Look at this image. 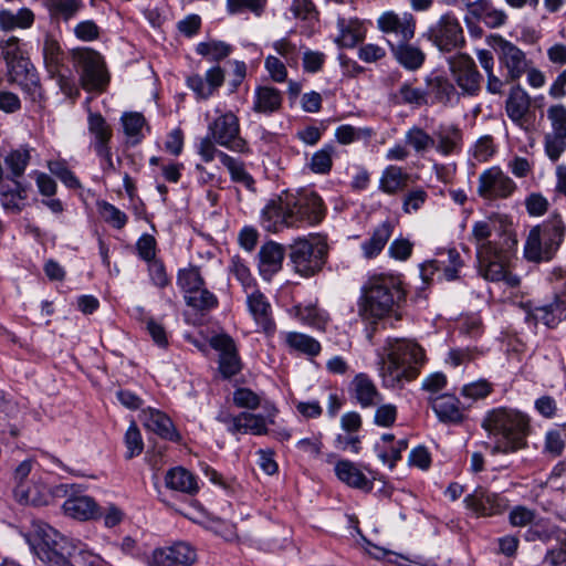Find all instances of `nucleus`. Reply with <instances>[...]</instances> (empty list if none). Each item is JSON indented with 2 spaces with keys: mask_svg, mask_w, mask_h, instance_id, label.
I'll return each instance as SVG.
<instances>
[{
  "mask_svg": "<svg viewBox=\"0 0 566 566\" xmlns=\"http://www.w3.org/2000/svg\"><path fill=\"white\" fill-rule=\"evenodd\" d=\"M566 234V226L559 214H554L533 227L524 244V258L530 262L551 261Z\"/></svg>",
  "mask_w": 566,
  "mask_h": 566,
  "instance_id": "nucleus-6",
  "label": "nucleus"
},
{
  "mask_svg": "<svg viewBox=\"0 0 566 566\" xmlns=\"http://www.w3.org/2000/svg\"><path fill=\"white\" fill-rule=\"evenodd\" d=\"M452 82L461 97H475L482 90L483 76L468 53H457L447 60Z\"/></svg>",
  "mask_w": 566,
  "mask_h": 566,
  "instance_id": "nucleus-12",
  "label": "nucleus"
},
{
  "mask_svg": "<svg viewBox=\"0 0 566 566\" xmlns=\"http://www.w3.org/2000/svg\"><path fill=\"white\" fill-rule=\"evenodd\" d=\"M50 14L64 21L73 19L83 8L82 0H45Z\"/></svg>",
  "mask_w": 566,
  "mask_h": 566,
  "instance_id": "nucleus-52",
  "label": "nucleus"
},
{
  "mask_svg": "<svg viewBox=\"0 0 566 566\" xmlns=\"http://www.w3.org/2000/svg\"><path fill=\"white\" fill-rule=\"evenodd\" d=\"M245 293L247 307L259 328L258 331L263 332L268 337H272L276 332V323L269 298L255 287L251 292L248 291Z\"/></svg>",
  "mask_w": 566,
  "mask_h": 566,
  "instance_id": "nucleus-19",
  "label": "nucleus"
},
{
  "mask_svg": "<svg viewBox=\"0 0 566 566\" xmlns=\"http://www.w3.org/2000/svg\"><path fill=\"white\" fill-rule=\"evenodd\" d=\"M410 175L400 166L389 165L380 175L378 190L387 196H397L407 190Z\"/></svg>",
  "mask_w": 566,
  "mask_h": 566,
  "instance_id": "nucleus-36",
  "label": "nucleus"
},
{
  "mask_svg": "<svg viewBox=\"0 0 566 566\" xmlns=\"http://www.w3.org/2000/svg\"><path fill=\"white\" fill-rule=\"evenodd\" d=\"M217 158L228 169L233 182L242 185L248 190L255 191V180L245 169L243 161L230 156L229 154H219Z\"/></svg>",
  "mask_w": 566,
  "mask_h": 566,
  "instance_id": "nucleus-46",
  "label": "nucleus"
},
{
  "mask_svg": "<svg viewBox=\"0 0 566 566\" xmlns=\"http://www.w3.org/2000/svg\"><path fill=\"white\" fill-rule=\"evenodd\" d=\"M282 339L290 353H297L308 358L318 356L322 352L321 343L311 335L300 332H284Z\"/></svg>",
  "mask_w": 566,
  "mask_h": 566,
  "instance_id": "nucleus-38",
  "label": "nucleus"
},
{
  "mask_svg": "<svg viewBox=\"0 0 566 566\" xmlns=\"http://www.w3.org/2000/svg\"><path fill=\"white\" fill-rule=\"evenodd\" d=\"M374 130L371 128H356L352 125H340L335 130V138L342 145H348L363 137H371Z\"/></svg>",
  "mask_w": 566,
  "mask_h": 566,
  "instance_id": "nucleus-62",
  "label": "nucleus"
},
{
  "mask_svg": "<svg viewBox=\"0 0 566 566\" xmlns=\"http://www.w3.org/2000/svg\"><path fill=\"white\" fill-rule=\"evenodd\" d=\"M33 541L29 543L39 558L49 566H75L71 562L76 545L46 523L33 524Z\"/></svg>",
  "mask_w": 566,
  "mask_h": 566,
  "instance_id": "nucleus-7",
  "label": "nucleus"
},
{
  "mask_svg": "<svg viewBox=\"0 0 566 566\" xmlns=\"http://www.w3.org/2000/svg\"><path fill=\"white\" fill-rule=\"evenodd\" d=\"M229 272L241 283L244 292L255 287V280L252 276L247 262L239 255L231 258Z\"/></svg>",
  "mask_w": 566,
  "mask_h": 566,
  "instance_id": "nucleus-59",
  "label": "nucleus"
},
{
  "mask_svg": "<svg viewBox=\"0 0 566 566\" xmlns=\"http://www.w3.org/2000/svg\"><path fill=\"white\" fill-rule=\"evenodd\" d=\"M7 80L10 84H17L33 102L43 99L40 76L30 59L8 66Z\"/></svg>",
  "mask_w": 566,
  "mask_h": 566,
  "instance_id": "nucleus-18",
  "label": "nucleus"
},
{
  "mask_svg": "<svg viewBox=\"0 0 566 566\" xmlns=\"http://www.w3.org/2000/svg\"><path fill=\"white\" fill-rule=\"evenodd\" d=\"M335 474L339 481L349 488L370 492L374 483L369 480L358 465L349 460H339L335 464Z\"/></svg>",
  "mask_w": 566,
  "mask_h": 566,
  "instance_id": "nucleus-34",
  "label": "nucleus"
},
{
  "mask_svg": "<svg viewBox=\"0 0 566 566\" xmlns=\"http://www.w3.org/2000/svg\"><path fill=\"white\" fill-rule=\"evenodd\" d=\"M139 420L143 426L163 439L177 442L180 440V434L176 430L171 419L161 410L156 408H145L139 415Z\"/></svg>",
  "mask_w": 566,
  "mask_h": 566,
  "instance_id": "nucleus-26",
  "label": "nucleus"
},
{
  "mask_svg": "<svg viewBox=\"0 0 566 566\" xmlns=\"http://www.w3.org/2000/svg\"><path fill=\"white\" fill-rule=\"evenodd\" d=\"M530 106L531 97L523 88L518 86L511 90L505 103V112L513 123L521 126Z\"/></svg>",
  "mask_w": 566,
  "mask_h": 566,
  "instance_id": "nucleus-44",
  "label": "nucleus"
},
{
  "mask_svg": "<svg viewBox=\"0 0 566 566\" xmlns=\"http://www.w3.org/2000/svg\"><path fill=\"white\" fill-rule=\"evenodd\" d=\"M188 306L198 312H209L216 308L219 304L218 297L210 292L206 285L198 289V292H192L184 296Z\"/></svg>",
  "mask_w": 566,
  "mask_h": 566,
  "instance_id": "nucleus-51",
  "label": "nucleus"
},
{
  "mask_svg": "<svg viewBox=\"0 0 566 566\" xmlns=\"http://www.w3.org/2000/svg\"><path fill=\"white\" fill-rule=\"evenodd\" d=\"M491 40V45L497 54L499 62L506 70V82L520 80L531 64L525 52L502 35H492Z\"/></svg>",
  "mask_w": 566,
  "mask_h": 566,
  "instance_id": "nucleus-16",
  "label": "nucleus"
},
{
  "mask_svg": "<svg viewBox=\"0 0 566 566\" xmlns=\"http://www.w3.org/2000/svg\"><path fill=\"white\" fill-rule=\"evenodd\" d=\"M465 506L478 516L501 514L507 507V500L500 494L478 488L464 499Z\"/></svg>",
  "mask_w": 566,
  "mask_h": 566,
  "instance_id": "nucleus-21",
  "label": "nucleus"
},
{
  "mask_svg": "<svg viewBox=\"0 0 566 566\" xmlns=\"http://www.w3.org/2000/svg\"><path fill=\"white\" fill-rule=\"evenodd\" d=\"M87 130L90 134V147L93 150L111 146L113 128L101 113L88 111Z\"/></svg>",
  "mask_w": 566,
  "mask_h": 566,
  "instance_id": "nucleus-37",
  "label": "nucleus"
},
{
  "mask_svg": "<svg viewBox=\"0 0 566 566\" xmlns=\"http://www.w3.org/2000/svg\"><path fill=\"white\" fill-rule=\"evenodd\" d=\"M494 391V385L485 378L471 381L462 386L460 395L471 401L488 398Z\"/></svg>",
  "mask_w": 566,
  "mask_h": 566,
  "instance_id": "nucleus-55",
  "label": "nucleus"
},
{
  "mask_svg": "<svg viewBox=\"0 0 566 566\" xmlns=\"http://www.w3.org/2000/svg\"><path fill=\"white\" fill-rule=\"evenodd\" d=\"M522 308L525 312V323L534 329L537 328L539 323L549 329H554L566 319V301L559 296H555L552 302L538 306H533L530 302L523 303Z\"/></svg>",
  "mask_w": 566,
  "mask_h": 566,
  "instance_id": "nucleus-17",
  "label": "nucleus"
},
{
  "mask_svg": "<svg viewBox=\"0 0 566 566\" xmlns=\"http://www.w3.org/2000/svg\"><path fill=\"white\" fill-rule=\"evenodd\" d=\"M516 190V182L499 166H492L479 176L476 192L484 200L507 199Z\"/></svg>",
  "mask_w": 566,
  "mask_h": 566,
  "instance_id": "nucleus-15",
  "label": "nucleus"
},
{
  "mask_svg": "<svg viewBox=\"0 0 566 566\" xmlns=\"http://www.w3.org/2000/svg\"><path fill=\"white\" fill-rule=\"evenodd\" d=\"M285 249L275 241L263 243L258 252V270L264 281H271L283 266Z\"/></svg>",
  "mask_w": 566,
  "mask_h": 566,
  "instance_id": "nucleus-25",
  "label": "nucleus"
},
{
  "mask_svg": "<svg viewBox=\"0 0 566 566\" xmlns=\"http://www.w3.org/2000/svg\"><path fill=\"white\" fill-rule=\"evenodd\" d=\"M268 0H227V10L230 14H238L243 11H250L256 17H261L265 11Z\"/></svg>",
  "mask_w": 566,
  "mask_h": 566,
  "instance_id": "nucleus-61",
  "label": "nucleus"
},
{
  "mask_svg": "<svg viewBox=\"0 0 566 566\" xmlns=\"http://www.w3.org/2000/svg\"><path fill=\"white\" fill-rule=\"evenodd\" d=\"M211 346L219 352V370L223 378L229 379L242 369L241 359L234 340L223 334L211 339Z\"/></svg>",
  "mask_w": 566,
  "mask_h": 566,
  "instance_id": "nucleus-23",
  "label": "nucleus"
},
{
  "mask_svg": "<svg viewBox=\"0 0 566 566\" xmlns=\"http://www.w3.org/2000/svg\"><path fill=\"white\" fill-rule=\"evenodd\" d=\"M30 185L22 182L20 178L4 179L0 185V203L11 213H20L25 207Z\"/></svg>",
  "mask_w": 566,
  "mask_h": 566,
  "instance_id": "nucleus-27",
  "label": "nucleus"
},
{
  "mask_svg": "<svg viewBox=\"0 0 566 566\" xmlns=\"http://www.w3.org/2000/svg\"><path fill=\"white\" fill-rule=\"evenodd\" d=\"M394 231L391 221L386 220L378 224L370 237L361 243V251L365 259L370 260L380 254L386 247Z\"/></svg>",
  "mask_w": 566,
  "mask_h": 566,
  "instance_id": "nucleus-41",
  "label": "nucleus"
},
{
  "mask_svg": "<svg viewBox=\"0 0 566 566\" xmlns=\"http://www.w3.org/2000/svg\"><path fill=\"white\" fill-rule=\"evenodd\" d=\"M478 273L484 280L503 283L510 289L518 287L521 277L512 271V254L495 242H483L476 248Z\"/></svg>",
  "mask_w": 566,
  "mask_h": 566,
  "instance_id": "nucleus-8",
  "label": "nucleus"
},
{
  "mask_svg": "<svg viewBox=\"0 0 566 566\" xmlns=\"http://www.w3.org/2000/svg\"><path fill=\"white\" fill-rule=\"evenodd\" d=\"M42 55L46 71L51 76L57 75L64 64L65 54L59 41L50 34L43 40Z\"/></svg>",
  "mask_w": 566,
  "mask_h": 566,
  "instance_id": "nucleus-45",
  "label": "nucleus"
},
{
  "mask_svg": "<svg viewBox=\"0 0 566 566\" xmlns=\"http://www.w3.org/2000/svg\"><path fill=\"white\" fill-rule=\"evenodd\" d=\"M165 485L171 491L193 496L199 492L198 478L184 467L169 469L165 474Z\"/></svg>",
  "mask_w": 566,
  "mask_h": 566,
  "instance_id": "nucleus-33",
  "label": "nucleus"
},
{
  "mask_svg": "<svg viewBox=\"0 0 566 566\" xmlns=\"http://www.w3.org/2000/svg\"><path fill=\"white\" fill-rule=\"evenodd\" d=\"M34 22V14L28 8L20 9L17 13L10 10H0V29L4 32L17 28L27 29Z\"/></svg>",
  "mask_w": 566,
  "mask_h": 566,
  "instance_id": "nucleus-48",
  "label": "nucleus"
},
{
  "mask_svg": "<svg viewBox=\"0 0 566 566\" xmlns=\"http://www.w3.org/2000/svg\"><path fill=\"white\" fill-rule=\"evenodd\" d=\"M547 118L552 126L549 134L566 138V107L563 104L549 106L547 109Z\"/></svg>",
  "mask_w": 566,
  "mask_h": 566,
  "instance_id": "nucleus-63",
  "label": "nucleus"
},
{
  "mask_svg": "<svg viewBox=\"0 0 566 566\" xmlns=\"http://www.w3.org/2000/svg\"><path fill=\"white\" fill-rule=\"evenodd\" d=\"M231 51L232 48L230 44L217 40L200 42L196 46V52L199 55L208 57L210 61L214 62L226 59Z\"/></svg>",
  "mask_w": 566,
  "mask_h": 566,
  "instance_id": "nucleus-56",
  "label": "nucleus"
},
{
  "mask_svg": "<svg viewBox=\"0 0 566 566\" xmlns=\"http://www.w3.org/2000/svg\"><path fill=\"white\" fill-rule=\"evenodd\" d=\"M566 150V138L547 133L544 136V153L552 163H557Z\"/></svg>",
  "mask_w": 566,
  "mask_h": 566,
  "instance_id": "nucleus-64",
  "label": "nucleus"
},
{
  "mask_svg": "<svg viewBox=\"0 0 566 566\" xmlns=\"http://www.w3.org/2000/svg\"><path fill=\"white\" fill-rule=\"evenodd\" d=\"M434 148L442 156L459 155L463 148V133L458 125H441L436 132Z\"/></svg>",
  "mask_w": 566,
  "mask_h": 566,
  "instance_id": "nucleus-32",
  "label": "nucleus"
},
{
  "mask_svg": "<svg viewBox=\"0 0 566 566\" xmlns=\"http://www.w3.org/2000/svg\"><path fill=\"white\" fill-rule=\"evenodd\" d=\"M417 20L410 12L385 11L377 19V29L382 33L389 49L410 42L416 34Z\"/></svg>",
  "mask_w": 566,
  "mask_h": 566,
  "instance_id": "nucleus-13",
  "label": "nucleus"
},
{
  "mask_svg": "<svg viewBox=\"0 0 566 566\" xmlns=\"http://www.w3.org/2000/svg\"><path fill=\"white\" fill-rule=\"evenodd\" d=\"M217 116L208 123L207 135L196 145L197 154L203 163H211L219 154H226L217 146L239 153L250 154L251 149L245 138L241 136L239 117L232 112L216 109Z\"/></svg>",
  "mask_w": 566,
  "mask_h": 566,
  "instance_id": "nucleus-5",
  "label": "nucleus"
},
{
  "mask_svg": "<svg viewBox=\"0 0 566 566\" xmlns=\"http://www.w3.org/2000/svg\"><path fill=\"white\" fill-rule=\"evenodd\" d=\"M63 512L78 521L95 520L102 516L99 506L96 501L85 494L71 493L62 505Z\"/></svg>",
  "mask_w": 566,
  "mask_h": 566,
  "instance_id": "nucleus-30",
  "label": "nucleus"
},
{
  "mask_svg": "<svg viewBox=\"0 0 566 566\" xmlns=\"http://www.w3.org/2000/svg\"><path fill=\"white\" fill-rule=\"evenodd\" d=\"M423 38L442 53L460 51L467 45L463 28L452 12L442 14L428 28Z\"/></svg>",
  "mask_w": 566,
  "mask_h": 566,
  "instance_id": "nucleus-11",
  "label": "nucleus"
},
{
  "mask_svg": "<svg viewBox=\"0 0 566 566\" xmlns=\"http://www.w3.org/2000/svg\"><path fill=\"white\" fill-rule=\"evenodd\" d=\"M224 83V71L219 66L209 69L205 76L192 74L187 77L186 84L193 92L198 101H207L213 96Z\"/></svg>",
  "mask_w": 566,
  "mask_h": 566,
  "instance_id": "nucleus-24",
  "label": "nucleus"
},
{
  "mask_svg": "<svg viewBox=\"0 0 566 566\" xmlns=\"http://www.w3.org/2000/svg\"><path fill=\"white\" fill-rule=\"evenodd\" d=\"M406 301V290L399 276L394 274L371 275L360 289L357 301L358 316L368 325L396 314Z\"/></svg>",
  "mask_w": 566,
  "mask_h": 566,
  "instance_id": "nucleus-3",
  "label": "nucleus"
},
{
  "mask_svg": "<svg viewBox=\"0 0 566 566\" xmlns=\"http://www.w3.org/2000/svg\"><path fill=\"white\" fill-rule=\"evenodd\" d=\"M429 199V193L423 187L408 189L401 200V209L407 214H412L422 209Z\"/></svg>",
  "mask_w": 566,
  "mask_h": 566,
  "instance_id": "nucleus-54",
  "label": "nucleus"
},
{
  "mask_svg": "<svg viewBox=\"0 0 566 566\" xmlns=\"http://www.w3.org/2000/svg\"><path fill=\"white\" fill-rule=\"evenodd\" d=\"M390 52L395 60L408 71L419 70L426 61V53L410 42L398 44L391 48Z\"/></svg>",
  "mask_w": 566,
  "mask_h": 566,
  "instance_id": "nucleus-43",
  "label": "nucleus"
},
{
  "mask_svg": "<svg viewBox=\"0 0 566 566\" xmlns=\"http://www.w3.org/2000/svg\"><path fill=\"white\" fill-rule=\"evenodd\" d=\"M481 428L496 439L494 444L483 442L492 455L510 454L527 448L531 434V418L527 413L511 407L488 410L481 420Z\"/></svg>",
  "mask_w": 566,
  "mask_h": 566,
  "instance_id": "nucleus-2",
  "label": "nucleus"
},
{
  "mask_svg": "<svg viewBox=\"0 0 566 566\" xmlns=\"http://www.w3.org/2000/svg\"><path fill=\"white\" fill-rule=\"evenodd\" d=\"M126 447L125 458L127 460L139 455L144 450V441L135 421H132L124 436Z\"/></svg>",
  "mask_w": 566,
  "mask_h": 566,
  "instance_id": "nucleus-60",
  "label": "nucleus"
},
{
  "mask_svg": "<svg viewBox=\"0 0 566 566\" xmlns=\"http://www.w3.org/2000/svg\"><path fill=\"white\" fill-rule=\"evenodd\" d=\"M326 207L315 191H283L270 199L261 210L260 224L266 232L279 233L286 228L316 226L323 221Z\"/></svg>",
  "mask_w": 566,
  "mask_h": 566,
  "instance_id": "nucleus-1",
  "label": "nucleus"
},
{
  "mask_svg": "<svg viewBox=\"0 0 566 566\" xmlns=\"http://www.w3.org/2000/svg\"><path fill=\"white\" fill-rule=\"evenodd\" d=\"M427 94L429 105H442L453 107L459 104L461 93H459L452 80L444 75H429L426 77Z\"/></svg>",
  "mask_w": 566,
  "mask_h": 566,
  "instance_id": "nucleus-22",
  "label": "nucleus"
},
{
  "mask_svg": "<svg viewBox=\"0 0 566 566\" xmlns=\"http://www.w3.org/2000/svg\"><path fill=\"white\" fill-rule=\"evenodd\" d=\"M352 398L361 408H370L379 405L382 395L377 389L373 379L365 373L357 374L349 384Z\"/></svg>",
  "mask_w": 566,
  "mask_h": 566,
  "instance_id": "nucleus-29",
  "label": "nucleus"
},
{
  "mask_svg": "<svg viewBox=\"0 0 566 566\" xmlns=\"http://www.w3.org/2000/svg\"><path fill=\"white\" fill-rule=\"evenodd\" d=\"M431 407L439 421L446 424H461L465 418V408L458 397L443 394L431 399Z\"/></svg>",
  "mask_w": 566,
  "mask_h": 566,
  "instance_id": "nucleus-28",
  "label": "nucleus"
},
{
  "mask_svg": "<svg viewBox=\"0 0 566 566\" xmlns=\"http://www.w3.org/2000/svg\"><path fill=\"white\" fill-rule=\"evenodd\" d=\"M177 285L181 289L184 294L187 295L192 292H198V289L206 285V282L200 273V269L198 266L190 265L178 271Z\"/></svg>",
  "mask_w": 566,
  "mask_h": 566,
  "instance_id": "nucleus-50",
  "label": "nucleus"
},
{
  "mask_svg": "<svg viewBox=\"0 0 566 566\" xmlns=\"http://www.w3.org/2000/svg\"><path fill=\"white\" fill-rule=\"evenodd\" d=\"M197 559L196 549L186 542L156 548L147 558L149 566H191Z\"/></svg>",
  "mask_w": 566,
  "mask_h": 566,
  "instance_id": "nucleus-20",
  "label": "nucleus"
},
{
  "mask_svg": "<svg viewBox=\"0 0 566 566\" xmlns=\"http://www.w3.org/2000/svg\"><path fill=\"white\" fill-rule=\"evenodd\" d=\"M565 437H566V434H565L564 429H562V428L549 429L545 433L543 452L551 458L560 457L566 447Z\"/></svg>",
  "mask_w": 566,
  "mask_h": 566,
  "instance_id": "nucleus-57",
  "label": "nucleus"
},
{
  "mask_svg": "<svg viewBox=\"0 0 566 566\" xmlns=\"http://www.w3.org/2000/svg\"><path fill=\"white\" fill-rule=\"evenodd\" d=\"M34 149L28 144L12 148L3 156V164L7 170L6 179L22 178L32 159Z\"/></svg>",
  "mask_w": 566,
  "mask_h": 566,
  "instance_id": "nucleus-35",
  "label": "nucleus"
},
{
  "mask_svg": "<svg viewBox=\"0 0 566 566\" xmlns=\"http://www.w3.org/2000/svg\"><path fill=\"white\" fill-rule=\"evenodd\" d=\"M263 413L243 412L244 433L250 432L255 436L268 433V424H273L277 415L276 407L269 400L262 405Z\"/></svg>",
  "mask_w": 566,
  "mask_h": 566,
  "instance_id": "nucleus-40",
  "label": "nucleus"
},
{
  "mask_svg": "<svg viewBox=\"0 0 566 566\" xmlns=\"http://www.w3.org/2000/svg\"><path fill=\"white\" fill-rule=\"evenodd\" d=\"M405 143L417 154H423L434 146L436 140L421 127L412 126L406 132Z\"/></svg>",
  "mask_w": 566,
  "mask_h": 566,
  "instance_id": "nucleus-53",
  "label": "nucleus"
},
{
  "mask_svg": "<svg viewBox=\"0 0 566 566\" xmlns=\"http://www.w3.org/2000/svg\"><path fill=\"white\" fill-rule=\"evenodd\" d=\"M417 78L412 81H406L400 84L397 92L391 94V101L396 105H411L416 107L429 105L430 101L427 94V88L416 87L415 83Z\"/></svg>",
  "mask_w": 566,
  "mask_h": 566,
  "instance_id": "nucleus-42",
  "label": "nucleus"
},
{
  "mask_svg": "<svg viewBox=\"0 0 566 566\" xmlns=\"http://www.w3.org/2000/svg\"><path fill=\"white\" fill-rule=\"evenodd\" d=\"M424 363V349L415 340L387 338L379 359L382 385L395 388L416 379Z\"/></svg>",
  "mask_w": 566,
  "mask_h": 566,
  "instance_id": "nucleus-4",
  "label": "nucleus"
},
{
  "mask_svg": "<svg viewBox=\"0 0 566 566\" xmlns=\"http://www.w3.org/2000/svg\"><path fill=\"white\" fill-rule=\"evenodd\" d=\"M283 106V93L269 85L255 87L252 99V111L256 114L271 116L279 113Z\"/></svg>",
  "mask_w": 566,
  "mask_h": 566,
  "instance_id": "nucleus-31",
  "label": "nucleus"
},
{
  "mask_svg": "<svg viewBox=\"0 0 566 566\" xmlns=\"http://www.w3.org/2000/svg\"><path fill=\"white\" fill-rule=\"evenodd\" d=\"M120 123L127 143L136 146L144 139L143 129L146 126V118L138 112H126L120 117Z\"/></svg>",
  "mask_w": 566,
  "mask_h": 566,
  "instance_id": "nucleus-47",
  "label": "nucleus"
},
{
  "mask_svg": "<svg viewBox=\"0 0 566 566\" xmlns=\"http://www.w3.org/2000/svg\"><path fill=\"white\" fill-rule=\"evenodd\" d=\"M338 35L335 43L339 48H354L357 43L361 42L366 36V29L361 21L358 19H337Z\"/></svg>",
  "mask_w": 566,
  "mask_h": 566,
  "instance_id": "nucleus-39",
  "label": "nucleus"
},
{
  "mask_svg": "<svg viewBox=\"0 0 566 566\" xmlns=\"http://www.w3.org/2000/svg\"><path fill=\"white\" fill-rule=\"evenodd\" d=\"M72 60L85 91L103 92L109 82V75L103 56L90 48L72 51Z\"/></svg>",
  "mask_w": 566,
  "mask_h": 566,
  "instance_id": "nucleus-10",
  "label": "nucleus"
},
{
  "mask_svg": "<svg viewBox=\"0 0 566 566\" xmlns=\"http://www.w3.org/2000/svg\"><path fill=\"white\" fill-rule=\"evenodd\" d=\"M335 154V146L333 144H325L321 149L312 155L306 166L316 175H328L333 168V158Z\"/></svg>",
  "mask_w": 566,
  "mask_h": 566,
  "instance_id": "nucleus-49",
  "label": "nucleus"
},
{
  "mask_svg": "<svg viewBox=\"0 0 566 566\" xmlns=\"http://www.w3.org/2000/svg\"><path fill=\"white\" fill-rule=\"evenodd\" d=\"M74 489L71 484H59L49 486L42 481L31 480L28 483L17 484L13 488V497L21 505L45 506L56 497L70 494Z\"/></svg>",
  "mask_w": 566,
  "mask_h": 566,
  "instance_id": "nucleus-14",
  "label": "nucleus"
},
{
  "mask_svg": "<svg viewBox=\"0 0 566 566\" xmlns=\"http://www.w3.org/2000/svg\"><path fill=\"white\" fill-rule=\"evenodd\" d=\"M289 258L294 271L310 277L321 272L328 258L326 237L318 233L297 237L289 245Z\"/></svg>",
  "mask_w": 566,
  "mask_h": 566,
  "instance_id": "nucleus-9",
  "label": "nucleus"
},
{
  "mask_svg": "<svg viewBox=\"0 0 566 566\" xmlns=\"http://www.w3.org/2000/svg\"><path fill=\"white\" fill-rule=\"evenodd\" d=\"M0 56L6 62L7 67L29 59L24 55L20 45V39L17 36L0 40Z\"/></svg>",
  "mask_w": 566,
  "mask_h": 566,
  "instance_id": "nucleus-58",
  "label": "nucleus"
}]
</instances>
